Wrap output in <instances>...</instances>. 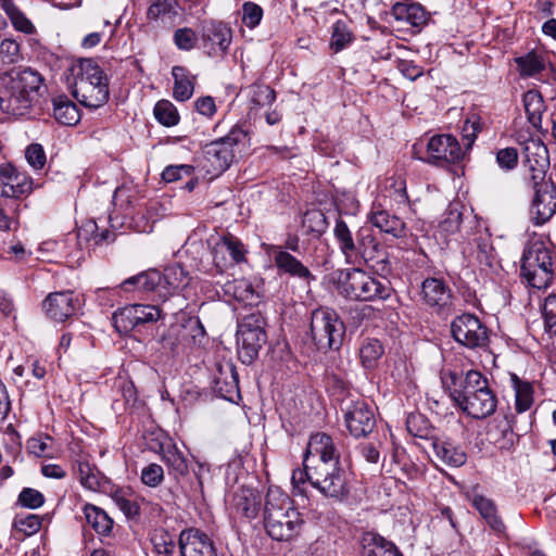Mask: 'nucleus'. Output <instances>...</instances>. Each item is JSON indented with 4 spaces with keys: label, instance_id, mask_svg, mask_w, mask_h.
Segmentation results:
<instances>
[{
    "label": "nucleus",
    "instance_id": "obj_43",
    "mask_svg": "<svg viewBox=\"0 0 556 556\" xmlns=\"http://www.w3.org/2000/svg\"><path fill=\"white\" fill-rule=\"evenodd\" d=\"M333 233L341 252L345 256H351L356 253V243L345 222L338 219L333 229Z\"/></svg>",
    "mask_w": 556,
    "mask_h": 556
},
{
    "label": "nucleus",
    "instance_id": "obj_37",
    "mask_svg": "<svg viewBox=\"0 0 556 556\" xmlns=\"http://www.w3.org/2000/svg\"><path fill=\"white\" fill-rule=\"evenodd\" d=\"M421 293L430 305H445L451 299V289L444 280H422Z\"/></svg>",
    "mask_w": 556,
    "mask_h": 556
},
{
    "label": "nucleus",
    "instance_id": "obj_31",
    "mask_svg": "<svg viewBox=\"0 0 556 556\" xmlns=\"http://www.w3.org/2000/svg\"><path fill=\"white\" fill-rule=\"evenodd\" d=\"M392 15L396 21L413 27H420L428 21L427 12L417 3L397 2L392 8Z\"/></svg>",
    "mask_w": 556,
    "mask_h": 556
},
{
    "label": "nucleus",
    "instance_id": "obj_46",
    "mask_svg": "<svg viewBox=\"0 0 556 556\" xmlns=\"http://www.w3.org/2000/svg\"><path fill=\"white\" fill-rule=\"evenodd\" d=\"M189 273L177 262L167 264L166 266L159 268L153 267L148 270L140 271L131 278H150L151 276H157L159 278H177L186 277Z\"/></svg>",
    "mask_w": 556,
    "mask_h": 556
},
{
    "label": "nucleus",
    "instance_id": "obj_38",
    "mask_svg": "<svg viewBox=\"0 0 556 556\" xmlns=\"http://www.w3.org/2000/svg\"><path fill=\"white\" fill-rule=\"evenodd\" d=\"M77 477L85 489L100 491L106 482L99 469L87 460L77 462Z\"/></svg>",
    "mask_w": 556,
    "mask_h": 556
},
{
    "label": "nucleus",
    "instance_id": "obj_8",
    "mask_svg": "<svg viewBox=\"0 0 556 556\" xmlns=\"http://www.w3.org/2000/svg\"><path fill=\"white\" fill-rule=\"evenodd\" d=\"M522 147L523 167L532 188L541 186L549 167V154L546 146L539 138H529L519 142Z\"/></svg>",
    "mask_w": 556,
    "mask_h": 556
},
{
    "label": "nucleus",
    "instance_id": "obj_39",
    "mask_svg": "<svg viewBox=\"0 0 556 556\" xmlns=\"http://www.w3.org/2000/svg\"><path fill=\"white\" fill-rule=\"evenodd\" d=\"M406 429L415 438L435 439L433 437V427L429 419L419 413H412L406 419Z\"/></svg>",
    "mask_w": 556,
    "mask_h": 556
},
{
    "label": "nucleus",
    "instance_id": "obj_12",
    "mask_svg": "<svg viewBox=\"0 0 556 556\" xmlns=\"http://www.w3.org/2000/svg\"><path fill=\"white\" fill-rule=\"evenodd\" d=\"M233 156V141L225 137L205 144L199 166L206 174L216 177L230 166Z\"/></svg>",
    "mask_w": 556,
    "mask_h": 556
},
{
    "label": "nucleus",
    "instance_id": "obj_42",
    "mask_svg": "<svg viewBox=\"0 0 556 556\" xmlns=\"http://www.w3.org/2000/svg\"><path fill=\"white\" fill-rule=\"evenodd\" d=\"M155 119L165 127H173L179 123V113L168 100H160L153 109Z\"/></svg>",
    "mask_w": 556,
    "mask_h": 556
},
{
    "label": "nucleus",
    "instance_id": "obj_4",
    "mask_svg": "<svg viewBox=\"0 0 556 556\" xmlns=\"http://www.w3.org/2000/svg\"><path fill=\"white\" fill-rule=\"evenodd\" d=\"M41 76L31 68L11 72L2 78L0 110L13 116L26 115L39 98Z\"/></svg>",
    "mask_w": 556,
    "mask_h": 556
},
{
    "label": "nucleus",
    "instance_id": "obj_3",
    "mask_svg": "<svg viewBox=\"0 0 556 556\" xmlns=\"http://www.w3.org/2000/svg\"><path fill=\"white\" fill-rule=\"evenodd\" d=\"M68 72V88L80 104L88 109H98L108 102L109 80L97 62L83 59L72 64Z\"/></svg>",
    "mask_w": 556,
    "mask_h": 556
},
{
    "label": "nucleus",
    "instance_id": "obj_7",
    "mask_svg": "<svg viewBox=\"0 0 556 556\" xmlns=\"http://www.w3.org/2000/svg\"><path fill=\"white\" fill-rule=\"evenodd\" d=\"M266 321L260 312L244 316L238 323L237 345L238 355L243 364H252L267 341Z\"/></svg>",
    "mask_w": 556,
    "mask_h": 556
},
{
    "label": "nucleus",
    "instance_id": "obj_29",
    "mask_svg": "<svg viewBox=\"0 0 556 556\" xmlns=\"http://www.w3.org/2000/svg\"><path fill=\"white\" fill-rule=\"evenodd\" d=\"M515 64L520 77H536L546 67L547 54L541 50H531L523 55L515 58Z\"/></svg>",
    "mask_w": 556,
    "mask_h": 556
},
{
    "label": "nucleus",
    "instance_id": "obj_10",
    "mask_svg": "<svg viewBox=\"0 0 556 556\" xmlns=\"http://www.w3.org/2000/svg\"><path fill=\"white\" fill-rule=\"evenodd\" d=\"M163 318V312L155 305L132 304L127 305L113 314V324L119 333L155 323Z\"/></svg>",
    "mask_w": 556,
    "mask_h": 556
},
{
    "label": "nucleus",
    "instance_id": "obj_50",
    "mask_svg": "<svg viewBox=\"0 0 556 556\" xmlns=\"http://www.w3.org/2000/svg\"><path fill=\"white\" fill-rule=\"evenodd\" d=\"M13 529L17 532L23 533L26 536H30L37 533L41 528V519L39 516L29 514L26 516H16L12 525Z\"/></svg>",
    "mask_w": 556,
    "mask_h": 556
},
{
    "label": "nucleus",
    "instance_id": "obj_20",
    "mask_svg": "<svg viewBox=\"0 0 556 556\" xmlns=\"http://www.w3.org/2000/svg\"><path fill=\"white\" fill-rule=\"evenodd\" d=\"M556 274L549 252L543 247L526 250L521 258L522 278L553 277Z\"/></svg>",
    "mask_w": 556,
    "mask_h": 556
},
{
    "label": "nucleus",
    "instance_id": "obj_62",
    "mask_svg": "<svg viewBox=\"0 0 556 556\" xmlns=\"http://www.w3.org/2000/svg\"><path fill=\"white\" fill-rule=\"evenodd\" d=\"M496 163L500 168L509 172L518 164V152L515 148L508 147L496 152Z\"/></svg>",
    "mask_w": 556,
    "mask_h": 556
},
{
    "label": "nucleus",
    "instance_id": "obj_14",
    "mask_svg": "<svg viewBox=\"0 0 556 556\" xmlns=\"http://www.w3.org/2000/svg\"><path fill=\"white\" fill-rule=\"evenodd\" d=\"M247 249L235 236L225 235L212 248L214 265L218 274H225L229 268L245 262Z\"/></svg>",
    "mask_w": 556,
    "mask_h": 556
},
{
    "label": "nucleus",
    "instance_id": "obj_54",
    "mask_svg": "<svg viewBox=\"0 0 556 556\" xmlns=\"http://www.w3.org/2000/svg\"><path fill=\"white\" fill-rule=\"evenodd\" d=\"M45 503V496L38 490L24 488L17 497V504L29 509H37Z\"/></svg>",
    "mask_w": 556,
    "mask_h": 556
},
{
    "label": "nucleus",
    "instance_id": "obj_55",
    "mask_svg": "<svg viewBox=\"0 0 556 556\" xmlns=\"http://www.w3.org/2000/svg\"><path fill=\"white\" fill-rule=\"evenodd\" d=\"M143 289L155 293L159 300L166 301L175 291L170 280H144Z\"/></svg>",
    "mask_w": 556,
    "mask_h": 556
},
{
    "label": "nucleus",
    "instance_id": "obj_59",
    "mask_svg": "<svg viewBox=\"0 0 556 556\" xmlns=\"http://www.w3.org/2000/svg\"><path fill=\"white\" fill-rule=\"evenodd\" d=\"M544 327L549 334L556 336V295L545 299L543 306Z\"/></svg>",
    "mask_w": 556,
    "mask_h": 556
},
{
    "label": "nucleus",
    "instance_id": "obj_35",
    "mask_svg": "<svg viewBox=\"0 0 556 556\" xmlns=\"http://www.w3.org/2000/svg\"><path fill=\"white\" fill-rule=\"evenodd\" d=\"M53 116L62 125L74 126L80 119V113L77 105L65 94L56 96L52 99Z\"/></svg>",
    "mask_w": 556,
    "mask_h": 556
},
{
    "label": "nucleus",
    "instance_id": "obj_13",
    "mask_svg": "<svg viewBox=\"0 0 556 556\" xmlns=\"http://www.w3.org/2000/svg\"><path fill=\"white\" fill-rule=\"evenodd\" d=\"M463 154L455 137L452 135H434L427 142L424 161L431 165L445 167L459 162Z\"/></svg>",
    "mask_w": 556,
    "mask_h": 556
},
{
    "label": "nucleus",
    "instance_id": "obj_61",
    "mask_svg": "<svg viewBox=\"0 0 556 556\" xmlns=\"http://www.w3.org/2000/svg\"><path fill=\"white\" fill-rule=\"evenodd\" d=\"M25 157L29 166L36 170L43 168L46 165V153L42 146L39 143L28 146L25 151Z\"/></svg>",
    "mask_w": 556,
    "mask_h": 556
},
{
    "label": "nucleus",
    "instance_id": "obj_64",
    "mask_svg": "<svg viewBox=\"0 0 556 556\" xmlns=\"http://www.w3.org/2000/svg\"><path fill=\"white\" fill-rule=\"evenodd\" d=\"M113 501L127 518H135L139 516L140 506L136 501L128 498L121 493H115L113 495Z\"/></svg>",
    "mask_w": 556,
    "mask_h": 556
},
{
    "label": "nucleus",
    "instance_id": "obj_18",
    "mask_svg": "<svg viewBox=\"0 0 556 556\" xmlns=\"http://www.w3.org/2000/svg\"><path fill=\"white\" fill-rule=\"evenodd\" d=\"M34 188L33 179L12 164L0 165V198L20 199Z\"/></svg>",
    "mask_w": 556,
    "mask_h": 556
},
{
    "label": "nucleus",
    "instance_id": "obj_24",
    "mask_svg": "<svg viewBox=\"0 0 556 556\" xmlns=\"http://www.w3.org/2000/svg\"><path fill=\"white\" fill-rule=\"evenodd\" d=\"M362 556H403L397 546L376 531H366L361 539Z\"/></svg>",
    "mask_w": 556,
    "mask_h": 556
},
{
    "label": "nucleus",
    "instance_id": "obj_41",
    "mask_svg": "<svg viewBox=\"0 0 556 556\" xmlns=\"http://www.w3.org/2000/svg\"><path fill=\"white\" fill-rule=\"evenodd\" d=\"M511 380L516 396V410L523 413L533 403V388L529 382L520 380L516 375L513 376Z\"/></svg>",
    "mask_w": 556,
    "mask_h": 556
},
{
    "label": "nucleus",
    "instance_id": "obj_27",
    "mask_svg": "<svg viewBox=\"0 0 556 556\" xmlns=\"http://www.w3.org/2000/svg\"><path fill=\"white\" fill-rule=\"evenodd\" d=\"M222 288L226 295L245 305L254 306L261 301V294L254 288L251 280H225Z\"/></svg>",
    "mask_w": 556,
    "mask_h": 556
},
{
    "label": "nucleus",
    "instance_id": "obj_63",
    "mask_svg": "<svg viewBox=\"0 0 556 556\" xmlns=\"http://www.w3.org/2000/svg\"><path fill=\"white\" fill-rule=\"evenodd\" d=\"M164 479V470L157 464H150L141 471V481L151 488H155L162 483Z\"/></svg>",
    "mask_w": 556,
    "mask_h": 556
},
{
    "label": "nucleus",
    "instance_id": "obj_36",
    "mask_svg": "<svg viewBox=\"0 0 556 556\" xmlns=\"http://www.w3.org/2000/svg\"><path fill=\"white\" fill-rule=\"evenodd\" d=\"M87 523L99 534L108 536L113 530V519L100 507L86 504L83 508Z\"/></svg>",
    "mask_w": 556,
    "mask_h": 556
},
{
    "label": "nucleus",
    "instance_id": "obj_15",
    "mask_svg": "<svg viewBox=\"0 0 556 556\" xmlns=\"http://www.w3.org/2000/svg\"><path fill=\"white\" fill-rule=\"evenodd\" d=\"M343 410L346 429L354 438L367 437L375 429L374 408L364 400L351 401Z\"/></svg>",
    "mask_w": 556,
    "mask_h": 556
},
{
    "label": "nucleus",
    "instance_id": "obj_9",
    "mask_svg": "<svg viewBox=\"0 0 556 556\" xmlns=\"http://www.w3.org/2000/svg\"><path fill=\"white\" fill-rule=\"evenodd\" d=\"M451 332L456 342L468 348H485L489 343V329L473 314L456 316L451 323Z\"/></svg>",
    "mask_w": 556,
    "mask_h": 556
},
{
    "label": "nucleus",
    "instance_id": "obj_5",
    "mask_svg": "<svg viewBox=\"0 0 556 556\" xmlns=\"http://www.w3.org/2000/svg\"><path fill=\"white\" fill-rule=\"evenodd\" d=\"M291 480L295 492L299 494H303V485L306 482L325 497L336 501L342 500L349 493L346 473L340 463L295 469L292 472Z\"/></svg>",
    "mask_w": 556,
    "mask_h": 556
},
{
    "label": "nucleus",
    "instance_id": "obj_2",
    "mask_svg": "<svg viewBox=\"0 0 556 556\" xmlns=\"http://www.w3.org/2000/svg\"><path fill=\"white\" fill-rule=\"evenodd\" d=\"M304 519L293 500L279 488H269L264 503V526L276 541H290L298 536Z\"/></svg>",
    "mask_w": 556,
    "mask_h": 556
},
{
    "label": "nucleus",
    "instance_id": "obj_21",
    "mask_svg": "<svg viewBox=\"0 0 556 556\" xmlns=\"http://www.w3.org/2000/svg\"><path fill=\"white\" fill-rule=\"evenodd\" d=\"M178 547L181 556H218L212 539L195 528L180 532Z\"/></svg>",
    "mask_w": 556,
    "mask_h": 556
},
{
    "label": "nucleus",
    "instance_id": "obj_11",
    "mask_svg": "<svg viewBox=\"0 0 556 556\" xmlns=\"http://www.w3.org/2000/svg\"><path fill=\"white\" fill-rule=\"evenodd\" d=\"M334 289L345 299L354 301H374L390 295V280H332Z\"/></svg>",
    "mask_w": 556,
    "mask_h": 556
},
{
    "label": "nucleus",
    "instance_id": "obj_57",
    "mask_svg": "<svg viewBox=\"0 0 556 556\" xmlns=\"http://www.w3.org/2000/svg\"><path fill=\"white\" fill-rule=\"evenodd\" d=\"M180 326L173 324L170 325L160 337L157 342L161 344L162 349L168 353H175L179 345V332Z\"/></svg>",
    "mask_w": 556,
    "mask_h": 556
},
{
    "label": "nucleus",
    "instance_id": "obj_25",
    "mask_svg": "<svg viewBox=\"0 0 556 556\" xmlns=\"http://www.w3.org/2000/svg\"><path fill=\"white\" fill-rule=\"evenodd\" d=\"M532 188L535 192L532 201L531 212L538 225L544 224L556 213V190H542L540 188Z\"/></svg>",
    "mask_w": 556,
    "mask_h": 556
},
{
    "label": "nucleus",
    "instance_id": "obj_34",
    "mask_svg": "<svg viewBox=\"0 0 556 556\" xmlns=\"http://www.w3.org/2000/svg\"><path fill=\"white\" fill-rule=\"evenodd\" d=\"M472 506L479 511L481 517L486 521L492 530L497 533H503L505 525L501 517L497 515V509L494 502L483 495L476 494L471 500Z\"/></svg>",
    "mask_w": 556,
    "mask_h": 556
},
{
    "label": "nucleus",
    "instance_id": "obj_47",
    "mask_svg": "<svg viewBox=\"0 0 556 556\" xmlns=\"http://www.w3.org/2000/svg\"><path fill=\"white\" fill-rule=\"evenodd\" d=\"M356 253L362 254L364 257H374L377 252L379 243L377 242L372 230L369 227H362L356 233Z\"/></svg>",
    "mask_w": 556,
    "mask_h": 556
},
{
    "label": "nucleus",
    "instance_id": "obj_60",
    "mask_svg": "<svg viewBox=\"0 0 556 556\" xmlns=\"http://www.w3.org/2000/svg\"><path fill=\"white\" fill-rule=\"evenodd\" d=\"M263 17V9L254 2H244L242 5V23L249 27H256Z\"/></svg>",
    "mask_w": 556,
    "mask_h": 556
},
{
    "label": "nucleus",
    "instance_id": "obj_1",
    "mask_svg": "<svg viewBox=\"0 0 556 556\" xmlns=\"http://www.w3.org/2000/svg\"><path fill=\"white\" fill-rule=\"evenodd\" d=\"M441 381L453 402L468 416L480 419L495 412L496 396L480 371L469 370L459 375L447 370L442 372Z\"/></svg>",
    "mask_w": 556,
    "mask_h": 556
},
{
    "label": "nucleus",
    "instance_id": "obj_51",
    "mask_svg": "<svg viewBox=\"0 0 556 556\" xmlns=\"http://www.w3.org/2000/svg\"><path fill=\"white\" fill-rule=\"evenodd\" d=\"M176 15V7L169 0H156L149 7L147 11V16L149 20H159L164 17L172 20Z\"/></svg>",
    "mask_w": 556,
    "mask_h": 556
},
{
    "label": "nucleus",
    "instance_id": "obj_52",
    "mask_svg": "<svg viewBox=\"0 0 556 556\" xmlns=\"http://www.w3.org/2000/svg\"><path fill=\"white\" fill-rule=\"evenodd\" d=\"M173 40L179 50L190 51L195 48L198 36L192 28L182 27L175 30Z\"/></svg>",
    "mask_w": 556,
    "mask_h": 556
},
{
    "label": "nucleus",
    "instance_id": "obj_17",
    "mask_svg": "<svg viewBox=\"0 0 556 556\" xmlns=\"http://www.w3.org/2000/svg\"><path fill=\"white\" fill-rule=\"evenodd\" d=\"M201 39L208 56L224 55L231 43L232 30L220 21H204L201 26Z\"/></svg>",
    "mask_w": 556,
    "mask_h": 556
},
{
    "label": "nucleus",
    "instance_id": "obj_48",
    "mask_svg": "<svg viewBox=\"0 0 556 556\" xmlns=\"http://www.w3.org/2000/svg\"><path fill=\"white\" fill-rule=\"evenodd\" d=\"M249 98L255 106L271 105L276 100V92L264 84H252L249 88Z\"/></svg>",
    "mask_w": 556,
    "mask_h": 556
},
{
    "label": "nucleus",
    "instance_id": "obj_32",
    "mask_svg": "<svg viewBox=\"0 0 556 556\" xmlns=\"http://www.w3.org/2000/svg\"><path fill=\"white\" fill-rule=\"evenodd\" d=\"M174 78L173 97L176 101L185 102L189 100L194 92L195 76L184 66H174L172 68Z\"/></svg>",
    "mask_w": 556,
    "mask_h": 556
},
{
    "label": "nucleus",
    "instance_id": "obj_28",
    "mask_svg": "<svg viewBox=\"0 0 556 556\" xmlns=\"http://www.w3.org/2000/svg\"><path fill=\"white\" fill-rule=\"evenodd\" d=\"M261 496L260 494L248 488L239 489L232 498V507L235 511L248 519H253L260 511Z\"/></svg>",
    "mask_w": 556,
    "mask_h": 556
},
{
    "label": "nucleus",
    "instance_id": "obj_45",
    "mask_svg": "<svg viewBox=\"0 0 556 556\" xmlns=\"http://www.w3.org/2000/svg\"><path fill=\"white\" fill-rule=\"evenodd\" d=\"M384 350L377 339H366L361 346L359 357L364 367L372 368L382 356Z\"/></svg>",
    "mask_w": 556,
    "mask_h": 556
},
{
    "label": "nucleus",
    "instance_id": "obj_49",
    "mask_svg": "<svg viewBox=\"0 0 556 556\" xmlns=\"http://www.w3.org/2000/svg\"><path fill=\"white\" fill-rule=\"evenodd\" d=\"M229 379L222 381L216 380V388L222 396L228 401H233L236 396H239V378L233 366H229Z\"/></svg>",
    "mask_w": 556,
    "mask_h": 556
},
{
    "label": "nucleus",
    "instance_id": "obj_19",
    "mask_svg": "<svg viewBox=\"0 0 556 556\" xmlns=\"http://www.w3.org/2000/svg\"><path fill=\"white\" fill-rule=\"evenodd\" d=\"M473 244L476 247L477 262V269L473 271L475 275L483 278L501 276L502 266L494 252L491 235L486 230L478 232L473 239Z\"/></svg>",
    "mask_w": 556,
    "mask_h": 556
},
{
    "label": "nucleus",
    "instance_id": "obj_33",
    "mask_svg": "<svg viewBox=\"0 0 556 556\" xmlns=\"http://www.w3.org/2000/svg\"><path fill=\"white\" fill-rule=\"evenodd\" d=\"M528 122L533 128L542 130V116L546 110L542 94L536 90H528L522 98Z\"/></svg>",
    "mask_w": 556,
    "mask_h": 556
},
{
    "label": "nucleus",
    "instance_id": "obj_40",
    "mask_svg": "<svg viewBox=\"0 0 556 556\" xmlns=\"http://www.w3.org/2000/svg\"><path fill=\"white\" fill-rule=\"evenodd\" d=\"M162 459L176 477H182L188 473V463L184 454L172 444L163 448Z\"/></svg>",
    "mask_w": 556,
    "mask_h": 556
},
{
    "label": "nucleus",
    "instance_id": "obj_30",
    "mask_svg": "<svg viewBox=\"0 0 556 556\" xmlns=\"http://www.w3.org/2000/svg\"><path fill=\"white\" fill-rule=\"evenodd\" d=\"M432 447L435 456L445 465L460 467L467 460L465 451L450 440L435 438L432 441Z\"/></svg>",
    "mask_w": 556,
    "mask_h": 556
},
{
    "label": "nucleus",
    "instance_id": "obj_56",
    "mask_svg": "<svg viewBox=\"0 0 556 556\" xmlns=\"http://www.w3.org/2000/svg\"><path fill=\"white\" fill-rule=\"evenodd\" d=\"M152 542L157 554L172 556L175 553V539L167 531H161L159 533H155L152 539Z\"/></svg>",
    "mask_w": 556,
    "mask_h": 556
},
{
    "label": "nucleus",
    "instance_id": "obj_6",
    "mask_svg": "<svg viewBox=\"0 0 556 556\" xmlns=\"http://www.w3.org/2000/svg\"><path fill=\"white\" fill-rule=\"evenodd\" d=\"M311 334L318 350H338L343 343L345 326L336 311L320 307L312 313Z\"/></svg>",
    "mask_w": 556,
    "mask_h": 556
},
{
    "label": "nucleus",
    "instance_id": "obj_53",
    "mask_svg": "<svg viewBox=\"0 0 556 556\" xmlns=\"http://www.w3.org/2000/svg\"><path fill=\"white\" fill-rule=\"evenodd\" d=\"M488 435L493 443H498L502 439H506L507 435H513V427L509 420L504 417L502 419H494L488 429Z\"/></svg>",
    "mask_w": 556,
    "mask_h": 556
},
{
    "label": "nucleus",
    "instance_id": "obj_16",
    "mask_svg": "<svg viewBox=\"0 0 556 556\" xmlns=\"http://www.w3.org/2000/svg\"><path fill=\"white\" fill-rule=\"evenodd\" d=\"M329 463H340V453L333 439L325 432L312 434L304 453L303 468L306 466L318 467Z\"/></svg>",
    "mask_w": 556,
    "mask_h": 556
},
{
    "label": "nucleus",
    "instance_id": "obj_58",
    "mask_svg": "<svg viewBox=\"0 0 556 556\" xmlns=\"http://www.w3.org/2000/svg\"><path fill=\"white\" fill-rule=\"evenodd\" d=\"M194 173V167L188 164L168 165L162 172V179L165 182H175L184 177H190Z\"/></svg>",
    "mask_w": 556,
    "mask_h": 556
},
{
    "label": "nucleus",
    "instance_id": "obj_22",
    "mask_svg": "<svg viewBox=\"0 0 556 556\" xmlns=\"http://www.w3.org/2000/svg\"><path fill=\"white\" fill-rule=\"evenodd\" d=\"M47 316L55 321H64L75 312L73 292L50 293L42 303Z\"/></svg>",
    "mask_w": 556,
    "mask_h": 556
},
{
    "label": "nucleus",
    "instance_id": "obj_44",
    "mask_svg": "<svg viewBox=\"0 0 556 556\" xmlns=\"http://www.w3.org/2000/svg\"><path fill=\"white\" fill-rule=\"evenodd\" d=\"M353 33L344 21H337L332 26V36L330 48L334 52H340L352 43Z\"/></svg>",
    "mask_w": 556,
    "mask_h": 556
},
{
    "label": "nucleus",
    "instance_id": "obj_23",
    "mask_svg": "<svg viewBox=\"0 0 556 556\" xmlns=\"http://www.w3.org/2000/svg\"><path fill=\"white\" fill-rule=\"evenodd\" d=\"M267 252L280 274L298 278H312L308 268L295 256L285 251L281 245H269Z\"/></svg>",
    "mask_w": 556,
    "mask_h": 556
},
{
    "label": "nucleus",
    "instance_id": "obj_26",
    "mask_svg": "<svg viewBox=\"0 0 556 556\" xmlns=\"http://www.w3.org/2000/svg\"><path fill=\"white\" fill-rule=\"evenodd\" d=\"M369 222L372 226L377 227L381 232L390 235L396 239L406 236V224L402 218L391 215L384 210H372L368 215Z\"/></svg>",
    "mask_w": 556,
    "mask_h": 556
}]
</instances>
